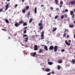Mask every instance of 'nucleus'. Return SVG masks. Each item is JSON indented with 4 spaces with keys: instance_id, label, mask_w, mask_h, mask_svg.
Returning <instances> with one entry per match:
<instances>
[{
    "instance_id": "nucleus-24",
    "label": "nucleus",
    "mask_w": 75,
    "mask_h": 75,
    "mask_svg": "<svg viewBox=\"0 0 75 75\" xmlns=\"http://www.w3.org/2000/svg\"><path fill=\"white\" fill-rule=\"evenodd\" d=\"M70 14L71 15V16H72L73 14H74V12L73 11H72L70 12Z\"/></svg>"
},
{
    "instance_id": "nucleus-21",
    "label": "nucleus",
    "mask_w": 75,
    "mask_h": 75,
    "mask_svg": "<svg viewBox=\"0 0 75 75\" xmlns=\"http://www.w3.org/2000/svg\"><path fill=\"white\" fill-rule=\"evenodd\" d=\"M19 24H23V23H24V21H20L19 22Z\"/></svg>"
},
{
    "instance_id": "nucleus-44",
    "label": "nucleus",
    "mask_w": 75,
    "mask_h": 75,
    "mask_svg": "<svg viewBox=\"0 0 75 75\" xmlns=\"http://www.w3.org/2000/svg\"><path fill=\"white\" fill-rule=\"evenodd\" d=\"M51 74H52V73L50 72V73H49L48 74H47V75H51Z\"/></svg>"
},
{
    "instance_id": "nucleus-50",
    "label": "nucleus",
    "mask_w": 75,
    "mask_h": 75,
    "mask_svg": "<svg viewBox=\"0 0 75 75\" xmlns=\"http://www.w3.org/2000/svg\"><path fill=\"white\" fill-rule=\"evenodd\" d=\"M74 39H75V33L74 34Z\"/></svg>"
},
{
    "instance_id": "nucleus-19",
    "label": "nucleus",
    "mask_w": 75,
    "mask_h": 75,
    "mask_svg": "<svg viewBox=\"0 0 75 75\" xmlns=\"http://www.w3.org/2000/svg\"><path fill=\"white\" fill-rule=\"evenodd\" d=\"M44 48L45 50H46V51H48V47L47 46H45Z\"/></svg>"
},
{
    "instance_id": "nucleus-35",
    "label": "nucleus",
    "mask_w": 75,
    "mask_h": 75,
    "mask_svg": "<svg viewBox=\"0 0 75 75\" xmlns=\"http://www.w3.org/2000/svg\"><path fill=\"white\" fill-rule=\"evenodd\" d=\"M30 15V11H29L28 12V17H29V15Z\"/></svg>"
},
{
    "instance_id": "nucleus-12",
    "label": "nucleus",
    "mask_w": 75,
    "mask_h": 75,
    "mask_svg": "<svg viewBox=\"0 0 75 75\" xmlns=\"http://www.w3.org/2000/svg\"><path fill=\"white\" fill-rule=\"evenodd\" d=\"M59 60H58L57 62L59 63V64H61V63H62V59H59Z\"/></svg>"
},
{
    "instance_id": "nucleus-7",
    "label": "nucleus",
    "mask_w": 75,
    "mask_h": 75,
    "mask_svg": "<svg viewBox=\"0 0 75 75\" xmlns=\"http://www.w3.org/2000/svg\"><path fill=\"white\" fill-rule=\"evenodd\" d=\"M71 4L72 5H75V0H72L70 2Z\"/></svg>"
},
{
    "instance_id": "nucleus-17",
    "label": "nucleus",
    "mask_w": 75,
    "mask_h": 75,
    "mask_svg": "<svg viewBox=\"0 0 75 75\" xmlns=\"http://www.w3.org/2000/svg\"><path fill=\"white\" fill-rule=\"evenodd\" d=\"M54 2H55L56 4L58 5V0H55L54 1Z\"/></svg>"
},
{
    "instance_id": "nucleus-1",
    "label": "nucleus",
    "mask_w": 75,
    "mask_h": 75,
    "mask_svg": "<svg viewBox=\"0 0 75 75\" xmlns=\"http://www.w3.org/2000/svg\"><path fill=\"white\" fill-rule=\"evenodd\" d=\"M68 32H69V30H68V29H65V30L64 32V33L63 35V37L64 38L66 36V35H67V34H68Z\"/></svg>"
},
{
    "instance_id": "nucleus-32",
    "label": "nucleus",
    "mask_w": 75,
    "mask_h": 75,
    "mask_svg": "<svg viewBox=\"0 0 75 75\" xmlns=\"http://www.w3.org/2000/svg\"><path fill=\"white\" fill-rule=\"evenodd\" d=\"M5 21L6 23H9V21H8V19H6Z\"/></svg>"
},
{
    "instance_id": "nucleus-38",
    "label": "nucleus",
    "mask_w": 75,
    "mask_h": 75,
    "mask_svg": "<svg viewBox=\"0 0 75 75\" xmlns=\"http://www.w3.org/2000/svg\"><path fill=\"white\" fill-rule=\"evenodd\" d=\"M58 16H56L54 17V19H57V18H58Z\"/></svg>"
},
{
    "instance_id": "nucleus-27",
    "label": "nucleus",
    "mask_w": 75,
    "mask_h": 75,
    "mask_svg": "<svg viewBox=\"0 0 75 75\" xmlns=\"http://www.w3.org/2000/svg\"><path fill=\"white\" fill-rule=\"evenodd\" d=\"M33 18H30L29 21V23H31L32 22V21H33Z\"/></svg>"
},
{
    "instance_id": "nucleus-36",
    "label": "nucleus",
    "mask_w": 75,
    "mask_h": 75,
    "mask_svg": "<svg viewBox=\"0 0 75 75\" xmlns=\"http://www.w3.org/2000/svg\"><path fill=\"white\" fill-rule=\"evenodd\" d=\"M63 16L64 17H66V18L67 17V14H64Z\"/></svg>"
},
{
    "instance_id": "nucleus-57",
    "label": "nucleus",
    "mask_w": 75,
    "mask_h": 75,
    "mask_svg": "<svg viewBox=\"0 0 75 75\" xmlns=\"http://www.w3.org/2000/svg\"><path fill=\"white\" fill-rule=\"evenodd\" d=\"M7 1H10V0H6Z\"/></svg>"
},
{
    "instance_id": "nucleus-61",
    "label": "nucleus",
    "mask_w": 75,
    "mask_h": 75,
    "mask_svg": "<svg viewBox=\"0 0 75 75\" xmlns=\"http://www.w3.org/2000/svg\"><path fill=\"white\" fill-rule=\"evenodd\" d=\"M74 58H75V54L74 55Z\"/></svg>"
},
{
    "instance_id": "nucleus-62",
    "label": "nucleus",
    "mask_w": 75,
    "mask_h": 75,
    "mask_svg": "<svg viewBox=\"0 0 75 75\" xmlns=\"http://www.w3.org/2000/svg\"><path fill=\"white\" fill-rule=\"evenodd\" d=\"M42 46H44V45H42Z\"/></svg>"
},
{
    "instance_id": "nucleus-29",
    "label": "nucleus",
    "mask_w": 75,
    "mask_h": 75,
    "mask_svg": "<svg viewBox=\"0 0 75 75\" xmlns=\"http://www.w3.org/2000/svg\"><path fill=\"white\" fill-rule=\"evenodd\" d=\"M60 68H61V66L59 65H58L57 66V69H59V70L60 69Z\"/></svg>"
},
{
    "instance_id": "nucleus-43",
    "label": "nucleus",
    "mask_w": 75,
    "mask_h": 75,
    "mask_svg": "<svg viewBox=\"0 0 75 75\" xmlns=\"http://www.w3.org/2000/svg\"><path fill=\"white\" fill-rule=\"evenodd\" d=\"M60 8H61V7H62V5H61V4H60V5L59 6Z\"/></svg>"
},
{
    "instance_id": "nucleus-55",
    "label": "nucleus",
    "mask_w": 75,
    "mask_h": 75,
    "mask_svg": "<svg viewBox=\"0 0 75 75\" xmlns=\"http://www.w3.org/2000/svg\"><path fill=\"white\" fill-rule=\"evenodd\" d=\"M25 1V0H22V2H23V3H24V1Z\"/></svg>"
},
{
    "instance_id": "nucleus-52",
    "label": "nucleus",
    "mask_w": 75,
    "mask_h": 75,
    "mask_svg": "<svg viewBox=\"0 0 75 75\" xmlns=\"http://www.w3.org/2000/svg\"><path fill=\"white\" fill-rule=\"evenodd\" d=\"M69 42H71V41L70 40H69Z\"/></svg>"
},
{
    "instance_id": "nucleus-13",
    "label": "nucleus",
    "mask_w": 75,
    "mask_h": 75,
    "mask_svg": "<svg viewBox=\"0 0 75 75\" xmlns=\"http://www.w3.org/2000/svg\"><path fill=\"white\" fill-rule=\"evenodd\" d=\"M69 27L70 28H73L74 27V24H70L69 26Z\"/></svg>"
},
{
    "instance_id": "nucleus-3",
    "label": "nucleus",
    "mask_w": 75,
    "mask_h": 75,
    "mask_svg": "<svg viewBox=\"0 0 75 75\" xmlns=\"http://www.w3.org/2000/svg\"><path fill=\"white\" fill-rule=\"evenodd\" d=\"M34 50L35 51H37V50H38V46H37V45H35L34 46Z\"/></svg>"
},
{
    "instance_id": "nucleus-53",
    "label": "nucleus",
    "mask_w": 75,
    "mask_h": 75,
    "mask_svg": "<svg viewBox=\"0 0 75 75\" xmlns=\"http://www.w3.org/2000/svg\"><path fill=\"white\" fill-rule=\"evenodd\" d=\"M27 27H25L24 28V29H27Z\"/></svg>"
},
{
    "instance_id": "nucleus-34",
    "label": "nucleus",
    "mask_w": 75,
    "mask_h": 75,
    "mask_svg": "<svg viewBox=\"0 0 75 75\" xmlns=\"http://www.w3.org/2000/svg\"><path fill=\"white\" fill-rule=\"evenodd\" d=\"M23 33H24V34H25L27 33V29H25Z\"/></svg>"
},
{
    "instance_id": "nucleus-59",
    "label": "nucleus",
    "mask_w": 75,
    "mask_h": 75,
    "mask_svg": "<svg viewBox=\"0 0 75 75\" xmlns=\"http://www.w3.org/2000/svg\"><path fill=\"white\" fill-rule=\"evenodd\" d=\"M63 13H64L65 12V11L64 10H63Z\"/></svg>"
},
{
    "instance_id": "nucleus-46",
    "label": "nucleus",
    "mask_w": 75,
    "mask_h": 75,
    "mask_svg": "<svg viewBox=\"0 0 75 75\" xmlns=\"http://www.w3.org/2000/svg\"><path fill=\"white\" fill-rule=\"evenodd\" d=\"M65 11H66V12H67V11H68V9H66L65 10Z\"/></svg>"
},
{
    "instance_id": "nucleus-18",
    "label": "nucleus",
    "mask_w": 75,
    "mask_h": 75,
    "mask_svg": "<svg viewBox=\"0 0 75 75\" xmlns=\"http://www.w3.org/2000/svg\"><path fill=\"white\" fill-rule=\"evenodd\" d=\"M43 28V26H40L39 29L40 30V31H41L42 30Z\"/></svg>"
},
{
    "instance_id": "nucleus-25",
    "label": "nucleus",
    "mask_w": 75,
    "mask_h": 75,
    "mask_svg": "<svg viewBox=\"0 0 75 75\" xmlns=\"http://www.w3.org/2000/svg\"><path fill=\"white\" fill-rule=\"evenodd\" d=\"M39 26H43V25H42V23H39Z\"/></svg>"
},
{
    "instance_id": "nucleus-15",
    "label": "nucleus",
    "mask_w": 75,
    "mask_h": 75,
    "mask_svg": "<svg viewBox=\"0 0 75 75\" xmlns=\"http://www.w3.org/2000/svg\"><path fill=\"white\" fill-rule=\"evenodd\" d=\"M48 64L50 65H52L53 64V62H48Z\"/></svg>"
},
{
    "instance_id": "nucleus-41",
    "label": "nucleus",
    "mask_w": 75,
    "mask_h": 75,
    "mask_svg": "<svg viewBox=\"0 0 75 75\" xmlns=\"http://www.w3.org/2000/svg\"><path fill=\"white\" fill-rule=\"evenodd\" d=\"M62 52H64L65 51V49H62L61 50Z\"/></svg>"
},
{
    "instance_id": "nucleus-8",
    "label": "nucleus",
    "mask_w": 75,
    "mask_h": 75,
    "mask_svg": "<svg viewBox=\"0 0 75 75\" xmlns=\"http://www.w3.org/2000/svg\"><path fill=\"white\" fill-rule=\"evenodd\" d=\"M71 63L72 64H75V59H73L71 61Z\"/></svg>"
},
{
    "instance_id": "nucleus-49",
    "label": "nucleus",
    "mask_w": 75,
    "mask_h": 75,
    "mask_svg": "<svg viewBox=\"0 0 75 75\" xmlns=\"http://www.w3.org/2000/svg\"><path fill=\"white\" fill-rule=\"evenodd\" d=\"M44 5H41V7H44Z\"/></svg>"
},
{
    "instance_id": "nucleus-42",
    "label": "nucleus",
    "mask_w": 75,
    "mask_h": 75,
    "mask_svg": "<svg viewBox=\"0 0 75 75\" xmlns=\"http://www.w3.org/2000/svg\"><path fill=\"white\" fill-rule=\"evenodd\" d=\"M3 8H2L0 9V12H1L2 11H3Z\"/></svg>"
},
{
    "instance_id": "nucleus-54",
    "label": "nucleus",
    "mask_w": 75,
    "mask_h": 75,
    "mask_svg": "<svg viewBox=\"0 0 75 75\" xmlns=\"http://www.w3.org/2000/svg\"><path fill=\"white\" fill-rule=\"evenodd\" d=\"M8 9V8H6L5 9V11H6Z\"/></svg>"
},
{
    "instance_id": "nucleus-9",
    "label": "nucleus",
    "mask_w": 75,
    "mask_h": 75,
    "mask_svg": "<svg viewBox=\"0 0 75 75\" xmlns=\"http://www.w3.org/2000/svg\"><path fill=\"white\" fill-rule=\"evenodd\" d=\"M54 46H50L49 47L50 50H54Z\"/></svg>"
},
{
    "instance_id": "nucleus-60",
    "label": "nucleus",
    "mask_w": 75,
    "mask_h": 75,
    "mask_svg": "<svg viewBox=\"0 0 75 75\" xmlns=\"http://www.w3.org/2000/svg\"><path fill=\"white\" fill-rule=\"evenodd\" d=\"M8 39H10V37H9Z\"/></svg>"
},
{
    "instance_id": "nucleus-40",
    "label": "nucleus",
    "mask_w": 75,
    "mask_h": 75,
    "mask_svg": "<svg viewBox=\"0 0 75 75\" xmlns=\"http://www.w3.org/2000/svg\"><path fill=\"white\" fill-rule=\"evenodd\" d=\"M18 6V5L17 4H16L15 5V8H17V6Z\"/></svg>"
},
{
    "instance_id": "nucleus-20",
    "label": "nucleus",
    "mask_w": 75,
    "mask_h": 75,
    "mask_svg": "<svg viewBox=\"0 0 75 75\" xmlns=\"http://www.w3.org/2000/svg\"><path fill=\"white\" fill-rule=\"evenodd\" d=\"M24 39H25V42H27V41H28V38L27 37L26 38H24Z\"/></svg>"
},
{
    "instance_id": "nucleus-58",
    "label": "nucleus",
    "mask_w": 75,
    "mask_h": 75,
    "mask_svg": "<svg viewBox=\"0 0 75 75\" xmlns=\"http://www.w3.org/2000/svg\"><path fill=\"white\" fill-rule=\"evenodd\" d=\"M2 30H3V31H5V30L4 29H2Z\"/></svg>"
},
{
    "instance_id": "nucleus-4",
    "label": "nucleus",
    "mask_w": 75,
    "mask_h": 75,
    "mask_svg": "<svg viewBox=\"0 0 75 75\" xmlns=\"http://www.w3.org/2000/svg\"><path fill=\"white\" fill-rule=\"evenodd\" d=\"M37 54V53H36V52H34L33 53H31L30 54V55L31 56H32V57H34L35 56V55Z\"/></svg>"
},
{
    "instance_id": "nucleus-30",
    "label": "nucleus",
    "mask_w": 75,
    "mask_h": 75,
    "mask_svg": "<svg viewBox=\"0 0 75 75\" xmlns=\"http://www.w3.org/2000/svg\"><path fill=\"white\" fill-rule=\"evenodd\" d=\"M22 13H25V9H23L22 10Z\"/></svg>"
},
{
    "instance_id": "nucleus-64",
    "label": "nucleus",
    "mask_w": 75,
    "mask_h": 75,
    "mask_svg": "<svg viewBox=\"0 0 75 75\" xmlns=\"http://www.w3.org/2000/svg\"><path fill=\"white\" fill-rule=\"evenodd\" d=\"M69 66H70V65H69L68 66V67H69Z\"/></svg>"
},
{
    "instance_id": "nucleus-45",
    "label": "nucleus",
    "mask_w": 75,
    "mask_h": 75,
    "mask_svg": "<svg viewBox=\"0 0 75 75\" xmlns=\"http://www.w3.org/2000/svg\"><path fill=\"white\" fill-rule=\"evenodd\" d=\"M56 10L57 11H59V8H57Z\"/></svg>"
},
{
    "instance_id": "nucleus-63",
    "label": "nucleus",
    "mask_w": 75,
    "mask_h": 75,
    "mask_svg": "<svg viewBox=\"0 0 75 75\" xmlns=\"http://www.w3.org/2000/svg\"><path fill=\"white\" fill-rule=\"evenodd\" d=\"M42 70H43L44 69V68H42Z\"/></svg>"
},
{
    "instance_id": "nucleus-11",
    "label": "nucleus",
    "mask_w": 75,
    "mask_h": 75,
    "mask_svg": "<svg viewBox=\"0 0 75 75\" xmlns=\"http://www.w3.org/2000/svg\"><path fill=\"white\" fill-rule=\"evenodd\" d=\"M39 53H44L43 51L42 50V49H39Z\"/></svg>"
},
{
    "instance_id": "nucleus-47",
    "label": "nucleus",
    "mask_w": 75,
    "mask_h": 75,
    "mask_svg": "<svg viewBox=\"0 0 75 75\" xmlns=\"http://www.w3.org/2000/svg\"><path fill=\"white\" fill-rule=\"evenodd\" d=\"M54 9V8H53V7H51L50 8V10H53Z\"/></svg>"
},
{
    "instance_id": "nucleus-5",
    "label": "nucleus",
    "mask_w": 75,
    "mask_h": 75,
    "mask_svg": "<svg viewBox=\"0 0 75 75\" xmlns=\"http://www.w3.org/2000/svg\"><path fill=\"white\" fill-rule=\"evenodd\" d=\"M65 43L66 45H68V46H70V45H71V43L69 42H68L67 40H66L65 41Z\"/></svg>"
},
{
    "instance_id": "nucleus-2",
    "label": "nucleus",
    "mask_w": 75,
    "mask_h": 75,
    "mask_svg": "<svg viewBox=\"0 0 75 75\" xmlns=\"http://www.w3.org/2000/svg\"><path fill=\"white\" fill-rule=\"evenodd\" d=\"M58 47L57 46H55L54 47V52H57L58 50Z\"/></svg>"
},
{
    "instance_id": "nucleus-28",
    "label": "nucleus",
    "mask_w": 75,
    "mask_h": 75,
    "mask_svg": "<svg viewBox=\"0 0 75 75\" xmlns=\"http://www.w3.org/2000/svg\"><path fill=\"white\" fill-rule=\"evenodd\" d=\"M64 18V15H62L61 16V19H62Z\"/></svg>"
},
{
    "instance_id": "nucleus-48",
    "label": "nucleus",
    "mask_w": 75,
    "mask_h": 75,
    "mask_svg": "<svg viewBox=\"0 0 75 75\" xmlns=\"http://www.w3.org/2000/svg\"><path fill=\"white\" fill-rule=\"evenodd\" d=\"M67 38H69V35H67Z\"/></svg>"
},
{
    "instance_id": "nucleus-39",
    "label": "nucleus",
    "mask_w": 75,
    "mask_h": 75,
    "mask_svg": "<svg viewBox=\"0 0 75 75\" xmlns=\"http://www.w3.org/2000/svg\"><path fill=\"white\" fill-rule=\"evenodd\" d=\"M63 4V1H61L60 2V4Z\"/></svg>"
},
{
    "instance_id": "nucleus-16",
    "label": "nucleus",
    "mask_w": 75,
    "mask_h": 75,
    "mask_svg": "<svg viewBox=\"0 0 75 75\" xmlns=\"http://www.w3.org/2000/svg\"><path fill=\"white\" fill-rule=\"evenodd\" d=\"M34 11H35V14H36V13H37V7H35V9H34Z\"/></svg>"
},
{
    "instance_id": "nucleus-26",
    "label": "nucleus",
    "mask_w": 75,
    "mask_h": 75,
    "mask_svg": "<svg viewBox=\"0 0 75 75\" xmlns=\"http://www.w3.org/2000/svg\"><path fill=\"white\" fill-rule=\"evenodd\" d=\"M72 15V16L71 17V18L72 19H73V18H75V15L74 14H73Z\"/></svg>"
},
{
    "instance_id": "nucleus-22",
    "label": "nucleus",
    "mask_w": 75,
    "mask_h": 75,
    "mask_svg": "<svg viewBox=\"0 0 75 75\" xmlns=\"http://www.w3.org/2000/svg\"><path fill=\"white\" fill-rule=\"evenodd\" d=\"M23 26H25L26 25H27V22H25L23 24Z\"/></svg>"
},
{
    "instance_id": "nucleus-14",
    "label": "nucleus",
    "mask_w": 75,
    "mask_h": 75,
    "mask_svg": "<svg viewBox=\"0 0 75 75\" xmlns=\"http://www.w3.org/2000/svg\"><path fill=\"white\" fill-rule=\"evenodd\" d=\"M57 28H53V29L52 30V31L53 32H54V31H56V30H57Z\"/></svg>"
},
{
    "instance_id": "nucleus-33",
    "label": "nucleus",
    "mask_w": 75,
    "mask_h": 75,
    "mask_svg": "<svg viewBox=\"0 0 75 75\" xmlns=\"http://www.w3.org/2000/svg\"><path fill=\"white\" fill-rule=\"evenodd\" d=\"M28 37V36L26 34H24L23 36V37Z\"/></svg>"
},
{
    "instance_id": "nucleus-51",
    "label": "nucleus",
    "mask_w": 75,
    "mask_h": 75,
    "mask_svg": "<svg viewBox=\"0 0 75 75\" xmlns=\"http://www.w3.org/2000/svg\"><path fill=\"white\" fill-rule=\"evenodd\" d=\"M52 74H54V71H52Z\"/></svg>"
},
{
    "instance_id": "nucleus-10",
    "label": "nucleus",
    "mask_w": 75,
    "mask_h": 75,
    "mask_svg": "<svg viewBox=\"0 0 75 75\" xmlns=\"http://www.w3.org/2000/svg\"><path fill=\"white\" fill-rule=\"evenodd\" d=\"M20 25V24L18 23H16L15 24V25L16 27H18L19 25Z\"/></svg>"
},
{
    "instance_id": "nucleus-37",
    "label": "nucleus",
    "mask_w": 75,
    "mask_h": 75,
    "mask_svg": "<svg viewBox=\"0 0 75 75\" xmlns=\"http://www.w3.org/2000/svg\"><path fill=\"white\" fill-rule=\"evenodd\" d=\"M6 7V8H8V4H7Z\"/></svg>"
},
{
    "instance_id": "nucleus-56",
    "label": "nucleus",
    "mask_w": 75,
    "mask_h": 75,
    "mask_svg": "<svg viewBox=\"0 0 75 75\" xmlns=\"http://www.w3.org/2000/svg\"><path fill=\"white\" fill-rule=\"evenodd\" d=\"M74 12H75V9H73Z\"/></svg>"
},
{
    "instance_id": "nucleus-31",
    "label": "nucleus",
    "mask_w": 75,
    "mask_h": 75,
    "mask_svg": "<svg viewBox=\"0 0 75 75\" xmlns=\"http://www.w3.org/2000/svg\"><path fill=\"white\" fill-rule=\"evenodd\" d=\"M25 9L26 10H28V9H29V6H26L25 7Z\"/></svg>"
},
{
    "instance_id": "nucleus-23",
    "label": "nucleus",
    "mask_w": 75,
    "mask_h": 75,
    "mask_svg": "<svg viewBox=\"0 0 75 75\" xmlns=\"http://www.w3.org/2000/svg\"><path fill=\"white\" fill-rule=\"evenodd\" d=\"M45 71L46 72H50V69H46Z\"/></svg>"
},
{
    "instance_id": "nucleus-6",
    "label": "nucleus",
    "mask_w": 75,
    "mask_h": 75,
    "mask_svg": "<svg viewBox=\"0 0 75 75\" xmlns=\"http://www.w3.org/2000/svg\"><path fill=\"white\" fill-rule=\"evenodd\" d=\"M44 31H42V34H41V39L42 40H43V39H44Z\"/></svg>"
}]
</instances>
